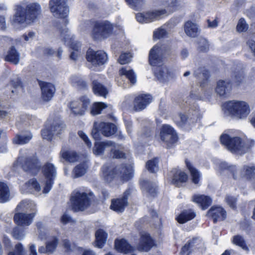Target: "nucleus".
Listing matches in <instances>:
<instances>
[{
    "label": "nucleus",
    "instance_id": "1",
    "mask_svg": "<svg viewBox=\"0 0 255 255\" xmlns=\"http://www.w3.org/2000/svg\"><path fill=\"white\" fill-rule=\"evenodd\" d=\"M41 11L40 4L35 2L27 4L25 8L21 5H16L11 22L22 24L26 22H34L41 13Z\"/></svg>",
    "mask_w": 255,
    "mask_h": 255
},
{
    "label": "nucleus",
    "instance_id": "2",
    "mask_svg": "<svg viewBox=\"0 0 255 255\" xmlns=\"http://www.w3.org/2000/svg\"><path fill=\"white\" fill-rule=\"evenodd\" d=\"M92 192L86 193L78 191L72 194L70 198L71 207L75 212H82L88 209L91 204Z\"/></svg>",
    "mask_w": 255,
    "mask_h": 255
},
{
    "label": "nucleus",
    "instance_id": "3",
    "mask_svg": "<svg viewBox=\"0 0 255 255\" xmlns=\"http://www.w3.org/2000/svg\"><path fill=\"white\" fill-rule=\"evenodd\" d=\"M223 108L233 116L245 119L250 113L249 105L244 101H229L223 104Z\"/></svg>",
    "mask_w": 255,
    "mask_h": 255
},
{
    "label": "nucleus",
    "instance_id": "4",
    "mask_svg": "<svg viewBox=\"0 0 255 255\" xmlns=\"http://www.w3.org/2000/svg\"><path fill=\"white\" fill-rule=\"evenodd\" d=\"M113 31L114 26L109 21H95L93 24L91 35L94 40L101 41L110 37Z\"/></svg>",
    "mask_w": 255,
    "mask_h": 255
},
{
    "label": "nucleus",
    "instance_id": "5",
    "mask_svg": "<svg viewBox=\"0 0 255 255\" xmlns=\"http://www.w3.org/2000/svg\"><path fill=\"white\" fill-rule=\"evenodd\" d=\"M159 136L167 149L173 147L179 139L177 133L169 125L163 124L160 128Z\"/></svg>",
    "mask_w": 255,
    "mask_h": 255
},
{
    "label": "nucleus",
    "instance_id": "6",
    "mask_svg": "<svg viewBox=\"0 0 255 255\" xmlns=\"http://www.w3.org/2000/svg\"><path fill=\"white\" fill-rule=\"evenodd\" d=\"M40 170L45 179L42 192L46 194L51 190L54 183L57 174L56 169L53 163L47 162L43 166L41 165Z\"/></svg>",
    "mask_w": 255,
    "mask_h": 255
},
{
    "label": "nucleus",
    "instance_id": "7",
    "mask_svg": "<svg viewBox=\"0 0 255 255\" xmlns=\"http://www.w3.org/2000/svg\"><path fill=\"white\" fill-rule=\"evenodd\" d=\"M67 0H50L49 6L53 14L64 20L65 26L68 23L67 18L69 13V7L67 4Z\"/></svg>",
    "mask_w": 255,
    "mask_h": 255
},
{
    "label": "nucleus",
    "instance_id": "8",
    "mask_svg": "<svg viewBox=\"0 0 255 255\" xmlns=\"http://www.w3.org/2000/svg\"><path fill=\"white\" fill-rule=\"evenodd\" d=\"M91 106V100L87 95H82L69 103V107L75 116H82Z\"/></svg>",
    "mask_w": 255,
    "mask_h": 255
},
{
    "label": "nucleus",
    "instance_id": "9",
    "mask_svg": "<svg viewBox=\"0 0 255 255\" xmlns=\"http://www.w3.org/2000/svg\"><path fill=\"white\" fill-rule=\"evenodd\" d=\"M220 141L222 145L232 152H238L243 147V140L239 136L232 137L227 133H223L220 137Z\"/></svg>",
    "mask_w": 255,
    "mask_h": 255
},
{
    "label": "nucleus",
    "instance_id": "10",
    "mask_svg": "<svg viewBox=\"0 0 255 255\" xmlns=\"http://www.w3.org/2000/svg\"><path fill=\"white\" fill-rule=\"evenodd\" d=\"M132 191V188L128 187L123 192L121 197L112 199L110 209L118 213L124 212L128 205V198L131 195Z\"/></svg>",
    "mask_w": 255,
    "mask_h": 255
},
{
    "label": "nucleus",
    "instance_id": "11",
    "mask_svg": "<svg viewBox=\"0 0 255 255\" xmlns=\"http://www.w3.org/2000/svg\"><path fill=\"white\" fill-rule=\"evenodd\" d=\"M87 61L95 67H100L105 64L108 61V56L107 53L102 50L95 51L92 48H89L86 54Z\"/></svg>",
    "mask_w": 255,
    "mask_h": 255
},
{
    "label": "nucleus",
    "instance_id": "12",
    "mask_svg": "<svg viewBox=\"0 0 255 255\" xmlns=\"http://www.w3.org/2000/svg\"><path fill=\"white\" fill-rule=\"evenodd\" d=\"M24 203L21 202L16 207L15 213L13 216L14 223L19 226H28L32 222L35 216V213L26 214L22 212L24 211L22 206Z\"/></svg>",
    "mask_w": 255,
    "mask_h": 255
},
{
    "label": "nucleus",
    "instance_id": "13",
    "mask_svg": "<svg viewBox=\"0 0 255 255\" xmlns=\"http://www.w3.org/2000/svg\"><path fill=\"white\" fill-rule=\"evenodd\" d=\"M20 164L24 171L30 173L33 176L37 175L41 169L40 161L36 155L24 157Z\"/></svg>",
    "mask_w": 255,
    "mask_h": 255
},
{
    "label": "nucleus",
    "instance_id": "14",
    "mask_svg": "<svg viewBox=\"0 0 255 255\" xmlns=\"http://www.w3.org/2000/svg\"><path fill=\"white\" fill-rule=\"evenodd\" d=\"M156 246L155 240L150 234L148 232H144L140 234L136 249L141 252H148Z\"/></svg>",
    "mask_w": 255,
    "mask_h": 255
},
{
    "label": "nucleus",
    "instance_id": "15",
    "mask_svg": "<svg viewBox=\"0 0 255 255\" xmlns=\"http://www.w3.org/2000/svg\"><path fill=\"white\" fill-rule=\"evenodd\" d=\"M206 217L212 220L215 224L218 222H222L227 218V212L225 209L220 205H213L206 213Z\"/></svg>",
    "mask_w": 255,
    "mask_h": 255
},
{
    "label": "nucleus",
    "instance_id": "16",
    "mask_svg": "<svg viewBox=\"0 0 255 255\" xmlns=\"http://www.w3.org/2000/svg\"><path fill=\"white\" fill-rule=\"evenodd\" d=\"M37 81L41 90L42 100L45 102L50 101L56 92L54 85L51 83L43 81L38 79H37Z\"/></svg>",
    "mask_w": 255,
    "mask_h": 255
},
{
    "label": "nucleus",
    "instance_id": "17",
    "mask_svg": "<svg viewBox=\"0 0 255 255\" xmlns=\"http://www.w3.org/2000/svg\"><path fill=\"white\" fill-rule=\"evenodd\" d=\"M139 186L142 192L149 196L155 198L159 193V187L156 182L148 179H143L139 181Z\"/></svg>",
    "mask_w": 255,
    "mask_h": 255
},
{
    "label": "nucleus",
    "instance_id": "18",
    "mask_svg": "<svg viewBox=\"0 0 255 255\" xmlns=\"http://www.w3.org/2000/svg\"><path fill=\"white\" fill-rule=\"evenodd\" d=\"M166 9L156 10L147 11L145 14L138 13L135 15L136 20L140 23H149L157 20L163 14L166 13Z\"/></svg>",
    "mask_w": 255,
    "mask_h": 255
},
{
    "label": "nucleus",
    "instance_id": "19",
    "mask_svg": "<svg viewBox=\"0 0 255 255\" xmlns=\"http://www.w3.org/2000/svg\"><path fill=\"white\" fill-rule=\"evenodd\" d=\"M152 101L150 94H141L136 96L133 101V108L135 111H141L144 109Z\"/></svg>",
    "mask_w": 255,
    "mask_h": 255
},
{
    "label": "nucleus",
    "instance_id": "20",
    "mask_svg": "<svg viewBox=\"0 0 255 255\" xmlns=\"http://www.w3.org/2000/svg\"><path fill=\"white\" fill-rule=\"evenodd\" d=\"M194 75L199 81L201 88H204L208 86L210 78V71L208 69L204 67H199L194 72Z\"/></svg>",
    "mask_w": 255,
    "mask_h": 255
},
{
    "label": "nucleus",
    "instance_id": "21",
    "mask_svg": "<svg viewBox=\"0 0 255 255\" xmlns=\"http://www.w3.org/2000/svg\"><path fill=\"white\" fill-rule=\"evenodd\" d=\"M188 180V176L184 171L176 169L173 171L171 183L176 187H180Z\"/></svg>",
    "mask_w": 255,
    "mask_h": 255
},
{
    "label": "nucleus",
    "instance_id": "22",
    "mask_svg": "<svg viewBox=\"0 0 255 255\" xmlns=\"http://www.w3.org/2000/svg\"><path fill=\"white\" fill-rule=\"evenodd\" d=\"M192 201L197 204L202 210L207 209L212 203V198L204 194L194 195Z\"/></svg>",
    "mask_w": 255,
    "mask_h": 255
},
{
    "label": "nucleus",
    "instance_id": "23",
    "mask_svg": "<svg viewBox=\"0 0 255 255\" xmlns=\"http://www.w3.org/2000/svg\"><path fill=\"white\" fill-rule=\"evenodd\" d=\"M115 248L119 253L127 254L133 252L134 248L125 239H116Z\"/></svg>",
    "mask_w": 255,
    "mask_h": 255
},
{
    "label": "nucleus",
    "instance_id": "24",
    "mask_svg": "<svg viewBox=\"0 0 255 255\" xmlns=\"http://www.w3.org/2000/svg\"><path fill=\"white\" fill-rule=\"evenodd\" d=\"M232 85L233 83L230 80L226 81L220 80L217 83L216 92L220 96H226L232 90Z\"/></svg>",
    "mask_w": 255,
    "mask_h": 255
},
{
    "label": "nucleus",
    "instance_id": "25",
    "mask_svg": "<svg viewBox=\"0 0 255 255\" xmlns=\"http://www.w3.org/2000/svg\"><path fill=\"white\" fill-rule=\"evenodd\" d=\"M159 49V47L155 45L149 51L148 62L152 66H157L162 61V56L158 54Z\"/></svg>",
    "mask_w": 255,
    "mask_h": 255
},
{
    "label": "nucleus",
    "instance_id": "26",
    "mask_svg": "<svg viewBox=\"0 0 255 255\" xmlns=\"http://www.w3.org/2000/svg\"><path fill=\"white\" fill-rule=\"evenodd\" d=\"M119 172L121 174L120 179L123 183L128 181L133 176L132 168L127 163H122L120 165Z\"/></svg>",
    "mask_w": 255,
    "mask_h": 255
},
{
    "label": "nucleus",
    "instance_id": "27",
    "mask_svg": "<svg viewBox=\"0 0 255 255\" xmlns=\"http://www.w3.org/2000/svg\"><path fill=\"white\" fill-rule=\"evenodd\" d=\"M108 146L115 148L117 144L115 142L111 140L95 142L93 148V153L96 155H102L104 154L106 148Z\"/></svg>",
    "mask_w": 255,
    "mask_h": 255
},
{
    "label": "nucleus",
    "instance_id": "28",
    "mask_svg": "<svg viewBox=\"0 0 255 255\" xmlns=\"http://www.w3.org/2000/svg\"><path fill=\"white\" fill-rule=\"evenodd\" d=\"M101 133L106 137H109L115 134L118 130L115 124L112 123H100Z\"/></svg>",
    "mask_w": 255,
    "mask_h": 255
},
{
    "label": "nucleus",
    "instance_id": "29",
    "mask_svg": "<svg viewBox=\"0 0 255 255\" xmlns=\"http://www.w3.org/2000/svg\"><path fill=\"white\" fill-rule=\"evenodd\" d=\"M196 213L192 209L184 210L175 218L177 222L180 224H184L194 219Z\"/></svg>",
    "mask_w": 255,
    "mask_h": 255
},
{
    "label": "nucleus",
    "instance_id": "30",
    "mask_svg": "<svg viewBox=\"0 0 255 255\" xmlns=\"http://www.w3.org/2000/svg\"><path fill=\"white\" fill-rule=\"evenodd\" d=\"M185 163L186 168L190 173L192 182L195 184H198L201 177L200 172L194 167L192 163L187 158L185 159Z\"/></svg>",
    "mask_w": 255,
    "mask_h": 255
},
{
    "label": "nucleus",
    "instance_id": "31",
    "mask_svg": "<svg viewBox=\"0 0 255 255\" xmlns=\"http://www.w3.org/2000/svg\"><path fill=\"white\" fill-rule=\"evenodd\" d=\"M4 59L5 61L14 65H17L19 63L20 54L14 46H11L9 48L6 55L4 56Z\"/></svg>",
    "mask_w": 255,
    "mask_h": 255
},
{
    "label": "nucleus",
    "instance_id": "32",
    "mask_svg": "<svg viewBox=\"0 0 255 255\" xmlns=\"http://www.w3.org/2000/svg\"><path fill=\"white\" fill-rule=\"evenodd\" d=\"M92 86L93 92L95 95L104 98L107 97L109 93L108 89L98 80H93Z\"/></svg>",
    "mask_w": 255,
    "mask_h": 255
},
{
    "label": "nucleus",
    "instance_id": "33",
    "mask_svg": "<svg viewBox=\"0 0 255 255\" xmlns=\"http://www.w3.org/2000/svg\"><path fill=\"white\" fill-rule=\"evenodd\" d=\"M197 238L193 237L189 240L181 248L180 255H192L195 250Z\"/></svg>",
    "mask_w": 255,
    "mask_h": 255
},
{
    "label": "nucleus",
    "instance_id": "34",
    "mask_svg": "<svg viewBox=\"0 0 255 255\" xmlns=\"http://www.w3.org/2000/svg\"><path fill=\"white\" fill-rule=\"evenodd\" d=\"M96 246L102 249L105 246L108 235L106 231L102 229H98L95 232Z\"/></svg>",
    "mask_w": 255,
    "mask_h": 255
},
{
    "label": "nucleus",
    "instance_id": "35",
    "mask_svg": "<svg viewBox=\"0 0 255 255\" xmlns=\"http://www.w3.org/2000/svg\"><path fill=\"white\" fill-rule=\"evenodd\" d=\"M184 31L188 36L192 37H196L198 35L199 30L197 25L191 20L185 23Z\"/></svg>",
    "mask_w": 255,
    "mask_h": 255
},
{
    "label": "nucleus",
    "instance_id": "36",
    "mask_svg": "<svg viewBox=\"0 0 255 255\" xmlns=\"http://www.w3.org/2000/svg\"><path fill=\"white\" fill-rule=\"evenodd\" d=\"M10 190L7 184L0 181V203H4L9 200Z\"/></svg>",
    "mask_w": 255,
    "mask_h": 255
},
{
    "label": "nucleus",
    "instance_id": "37",
    "mask_svg": "<svg viewBox=\"0 0 255 255\" xmlns=\"http://www.w3.org/2000/svg\"><path fill=\"white\" fill-rule=\"evenodd\" d=\"M60 154L63 159L69 163L75 162L77 161L79 159V155L75 151H61Z\"/></svg>",
    "mask_w": 255,
    "mask_h": 255
},
{
    "label": "nucleus",
    "instance_id": "38",
    "mask_svg": "<svg viewBox=\"0 0 255 255\" xmlns=\"http://www.w3.org/2000/svg\"><path fill=\"white\" fill-rule=\"evenodd\" d=\"M107 105L103 102H96L92 104L90 107V114L96 116L102 113L103 110L107 108Z\"/></svg>",
    "mask_w": 255,
    "mask_h": 255
},
{
    "label": "nucleus",
    "instance_id": "39",
    "mask_svg": "<svg viewBox=\"0 0 255 255\" xmlns=\"http://www.w3.org/2000/svg\"><path fill=\"white\" fill-rule=\"evenodd\" d=\"M241 175L248 180H251L255 178V166L244 165L241 170Z\"/></svg>",
    "mask_w": 255,
    "mask_h": 255
},
{
    "label": "nucleus",
    "instance_id": "40",
    "mask_svg": "<svg viewBox=\"0 0 255 255\" xmlns=\"http://www.w3.org/2000/svg\"><path fill=\"white\" fill-rule=\"evenodd\" d=\"M119 75L121 76H125L132 84L136 82V75L132 69L127 70L126 67H122L119 70Z\"/></svg>",
    "mask_w": 255,
    "mask_h": 255
},
{
    "label": "nucleus",
    "instance_id": "41",
    "mask_svg": "<svg viewBox=\"0 0 255 255\" xmlns=\"http://www.w3.org/2000/svg\"><path fill=\"white\" fill-rule=\"evenodd\" d=\"M158 162V158L157 157H154L147 161L146 162V168L150 173H156L159 169Z\"/></svg>",
    "mask_w": 255,
    "mask_h": 255
},
{
    "label": "nucleus",
    "instance_id": "42",
    "mask_svg": "<svg viewBox=\"0 0 255 255\" xmlns=\"http://www.w3.org/2000/svg\"><path fill=\"white\" fill-rule=\"evenodd\" d=\"M234 80V84L236 86H239L241 85L245 80V73L242 69L235 70L232 75Z\"/></svg>",
    "mask_w": 255,
    "mask_h": 255
},
{
    "label": "nucleus",
    "instance_id": "43",
    "mask_svg": "<svg viewBox=\"0 0 255 255\" xmlns=\"http://www.w3.org/2000/svg\"><path fill=\"white\" fill-rule=\"evenodd\" d=\"M220 168L222 170H228L232 175L234 179H237L238 178V171L235 165H229L227 163L223 162L220 164Z\"/></svg>",
    "mask_w": 255,
    "mask_h": 255
},
{
    "label": "nucleus",
    "instance_id": "44",
    "mask_svg": "<svg viewBox=\"0 0 255 255\" xmlns=\"http://www.w3.org/2000/svg\"><path fill=\"white\" fill-rule=\"evenodd\" d=\"M31 133L26 135H21L18 134L15 135L13 138V142L16 144H24L28 143L32 138Z\"/></svg>",
    "mask_w": 255,
    "mask_h": 255
},
{
    "label": "nucleus",
    "instance_id": "45",
    "mask_svg": "<svg viewBox=\"0 0 255 255\" xmlns=\"http://www.w3.org/2000/svg\"><path fill=\"white\" fill-rule=\"evenodd\" d=\"M232 243L233 244L241 247L244 250H249L246 241L241 235H237L234 236L233 238Z\"/></svg>",
    "mask_w": 255,
    "mask_h": 255
},
{
    "label": "nucleus",
    "instance_id": "46",
    "mask_svg": "<svg viewBox=\"0 0 255 255\" xmlns=\"http://www.w3.org/2000/svg\"><path fill=\"white\" fill-rule=\"evenodd\" d=\"M41 134L43 138L46 139L49 141H51L54 135L51 125H50L48 127L46 126L45 128L42 129L41 131Z\"/></svg>",
    "mask_w": 255,
    "mask_h": 255
},
{
    "label": "nucleus",
    "instance_id": "47",
    "mask_svg": "<svg viewBox=\"0 0 255 255\" xmlns=\"http://www.w3.org/2000/svg\"><path fill=\"white\" fill-rule=\"evenodd\" d=\"M198 50L201 52H208L210 48V44L208 40L204 38H201L198 41Z\"/></svg>",
    "mask_w": 255,
    "mask_h": 255
},
{
    "label": "nucleus",
    "instance_id": "48",
    "mask_svg": "<svg viewBox=\"0 0 255 255\" xmlns=\"http://www.w3.org/2000/svg\"><path fill=\"white\" fill-rule=\"evenodd\" d=\"M58 244V239L56 237H53L52 240L46 243V247L48 253H52L56 250Z\"/></svg>",
    "mask_w": 255,
    "mask_h": 255
},
{
    "label": "nucleus",
    "instance_id": "49",
    "mask_svg": "<svg viewBox=\"0 0 255 255\" xmlns=\"http://www.w3.org/2000/svg\"><path fill=\"white\" fill-rule=\"evenodd\" d=\"M86 169L83 164L80 163L77 165L73 169V172L75 178L82 176L86 173Z\"/></svg>",
    "mask_w": 255,
    "mask_h": 255
},
{
    "label": "nucleus",
    "instance_id": "50",
    "mask_svg": "<svg viewBox=\"0 0 255 255\" xmlns=\"http://www.w3.org/2000/svg\"><path fill=\"white\" fill-rule=\"evenodd\" d=\"M11 235L14 239L21 240L24 236V230L18 227H15L12 229Z\"/></svg>",
    "mask_w": 255,
    "mask_h": 255
},
{
    "label": "nucleus",
    "instance_id": "51",
    "mask_svg": "<svg viewBox=\"0 0 255 255\" xmlns=\"http://www.w3.org/2000/svg\"><path fill=\"white\" fill-rule=\"evenodd\" d=\"M249 28L248 24L244 18L242 17L239 20L236 26L237 31L239 32L246 31Z\"/></svg>",
    "mask_w": 255,
    "mask_h": 255
},
{
    "label": "nucleus",
    "instance_id": "52",
    "mask_svg": "<svg viewBox=\"0 0 255 255\" xmlns=\"http://www.w3.org/2000/svg\"><path fill=\"white\" fill-rule=\"evenodd\" d=\"M25 251L21 243H18L15 245L14 251L9 252L7 255H24Z\"/></svg>",
    "mask_w": 255,
    "mask_h": 255
},
{
    "label": "nucleus",
    "instance_id": "53",
    "mask_svg": "<svg viewBox=\"0 0 255 255\" xmlns=\"http://www.w3.org/2000/svg\"><path fill=\"white\" fill-rule=\"evenodd\" d=\"M125 1L131 8L137 10L141 6L144 0H125Z\"/></svg>",
    "mask_w": 255,
    "mask_h": 255
},
{
    "label": "nucleus",
    "instance_id": "54",
    "mask_svg": "<svg viewBox=\"0 0 255 255\" xmlns=\"http://www.w3.org/2000/svg\"><path fill=\"white\" fill-rule=\"evenodd\" d=\"M117 174L118 170L117 169V168L114 167L111 170H110L109 172H108L106 174H105V179L108 182H111L115 179Z\"/></svg>",
    "mask_w": 255,
    "mask_h": 255
},
{
    "label": "nucleus",
    "instance_id": "55",
    "mask_svg": "<svg viewBox=\"0 0 255 255\" xmlns=\"http://www.w3.org/2000/svg\"><path fill=\"white\" fill-rule=\"evenodd\" d=\"M100 133L101 132V128H100V123L97 124L96 123H95L91 132L93 138L96 140L100 139Z\"/></svg>",
    "mask_w": 255,
    "mask_h": 255
},
{
    "label": "nucleus",
    "instance_id": "56",
    "mask_svg": "<svg viewBox=\"0 0 255 255\" xmlns=\"http://www.w3.org/2000/svg\"><path fill=\"white\" fill-rule=\"evenodd\" d=\"M225 200L227 204L233 210L237 209V199L236 198L232 196H227Z\"/></svg>",
    "mask_w": 255,
    "mask_h": 255
},
{
    "label": "nucleus",
    "instance_id": "57",
    "mask_svg": "<svg viewBox=\"0 0 255 255\" xmlns=\"http://www.w3.org/2000/svg\"><path fill=\"white\" fill-rule=\"evenodd\" d=\"M10 84L11 86L15 89H16L18 87L20 88L22 90L24 89V84L21 78L19 77H17L16 78L11 79L10 81Z\"/></svg>",
    "mask_w": 255,
    "mask_h": 255
},
{
    "label": "nucleus",
    "instance_id": "58",
    "mask_svg": "<svg viewBox=\"0 0 255 255\" xmlns=\"http://www.w3.org/2000/svg\"><path fill=\"white\" fill-rule=\"evenodd\" d=\"M113 157L116 159L126 158V153L119 149H112L110 151Z\"/></svg>",
    "mask_w": 255,
    "mask_h": 255
},
{
    "label": "nucleus",
    "instance_id": "59",
    "mask_svg": "<svg viewBox=\"0 0 255 255\" xmlns=\"http://www.w3.org/2000/svg\"><path fill=\"white\" fill-rule=\"evenodd\" d=\"M130 61L129 57V53H122L118 59V62L122 65H124L129 63Z\"/></svg>",
    "mask_w": 255,
    "mask_h": 255
},
{
    "label": "nucleus",
    "instance_id": "60",
    "mask_svg": "<svg viewBox=\"0 0 255 255\" xmlns=\"http://www.w3.org/2000/svg\"><path fill=\"white\" fill-rule=\"evenodd\" d=\"M167 34V32L164 29L159 28L153 32V37L154 38L159 39L164 37Z\"/></svg>",
    "mask_w": 255,
    "mask_h": 255
},
{
    "label": "nucleus",
    "instance_id": "61",
    "mask_svg": "<svg viewBox=\"0 0 255 255\" xmlns=\"http://www.w3.org/2000/svg\"><path fill=\"white\" fill-rule=\"evenodd\" d=\"M52 128L53 133L55 134H60L63 128V125L62 123H55L51 125Z\"/></svg>",
    "mask_w": 255,
    "mask_h": 255
},
{
    "label": "nucleus",
    "instance_id": "62",
    "mask_svg": "<svg viewBox=\"0 0 255 255\" xmlns=\"http://www.w3.org/2000/svg\"><path fill=\"white\" fill-rule=\"evenodd\" d=\"M28 184L30 185L36 191L39 192L41 190V187L35 178H32L28 180Z\"/></svg>",
    "mask_w": 255,
    "mask_h": 255
},
{
    "label": "nucleus",
    "instance_id": "63",
    "mask_svg": "<svg viewBox=\"0 0 255 255\" xmlns=\"http://www.w3.org/2000/svg\"><path fill=\"white\" fill-rule=\"evenodd\" d=\"M78 134L79 136L84 141L86 145L89 147H90L92 145V143L87 135L82 130L79 131Z\"/></svg>",
    "mask_w": 255,
    "mask_h": 255
},
{
    "label": "nucleus",
    "instance_id": "64",
    "mask_svg": "<svg viewBox=\"0 0 255 255\" xmlns=\"http://www.w3.org/2000/svg\"><path fill=\"white\" fill-rule=\"evenodd\" d=\"M179 116L180 117V121L178 123V126L183 127L185 126L188 121V116L185 114H182L181 113L179 114Z\"/></svg>",
    "mask_w": 255,
    "mask_h": 255
}]
</instances>
